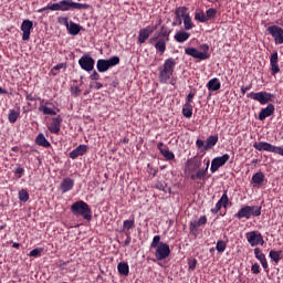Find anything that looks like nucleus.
<instances>
[{
	"instance_id": "obj_1",
	"label": "nucleus",
	"mask_w": 283,
	"mask_h": 283,
	"mask_svg": "<svg viewBox=\"0 0 283 283\" xmlns=\"http://www.w3.org/2000/svg\"><path fill=\"white\" fill-rule=\"evenodd\" d=\"M176 67V61L172 57H169L165 63L158 67V80L161 84H167L170 77L174 74Z\"/></svg>"
},
{
	"instance_id": "obj_2",
	"label": "nucleus",
	"mask_w": 283,
	"mask_h": 283,
	"mask_svg": "<svg viewBox=\"0 0 283 283\" xmlns=\"http://www.w3.org/2000/svg\"><path fill=\"white\" fill-rule=\"evenodd\" d=\"M150 248L155 249V256L158 261L167 259L171 252L167 243L160 242V235L154 237Z\"/></svg>"
},
{
	"instance_id": "obj_3",
	"label": "nucleus",
	"mask_w": 283,
	"mask_h": 283,
	"mask_svg": "<svg viewBox=\"0 0 283 283\" xmlns=\"http://www.w3.org/2000/svg\"><path fill=\"white\" fill-rule=\"evenodd\" d=\"M71 211L76 217H83L85 220H92V208L85 201H76L71 206Z\"/></svg>"
},
{
	"instance_id": "obj_4",
	"label": "nucleus",
	"mask_w": 283,
	"mask_h": 283,
	"mask_svg": "<svg viewBox=\"0 0 283 283\" xmlns=\"http://www.w3.org/2000/svg\"><path fill=\"white\" fill-rule=\"evenodd\" d=\"M200 48L203 50V52H200L195 48H187L185 53L189 56H192L198 62L208 60L210 57V54L208 53L209 45L202 44Z\"/></svg>"
},
{
	"instance_id": "obj_5",
	"label": "nucleus",
	"mask_w": 283,
	"mask_h": 283,
	"mask_svg": "<svg viewBox=\"0 0 283 283\" xmlns=\"http://www.w3.org/2000/svg\"><path fill=\"white\" fill-rule=\"evenodd\" d=\"M261 214V207L258 206H244L242 207L235 217L238 219L245 218L247 220L250 219L252 216L259 217Z\"/></svg>"
},
{
	"instance_id": "obj_6",
	"label": "nucleus",
	"mask_w": 283,
	"mask_h": 283,
	"mask_svg": "<svg viewBox=\"0 0 283 283\" xmlns=\"http://www.w3.org/2000/svg\"><path fill=\"white\" fill-rule=\"evenodd\" d=\"M87 10L90 9V4L86 3H77L72 0H62L60 1V11H71V10Z\"/></svg>"
},
{
	"instance_id": "obj_7",
	"label": "nucleus",
	"mask_w": 283,
	"mask_h": 283,
	"mask_svg": "<svg viewBox=\"0 0 283 283\" xmlns=\"http://www.w3.org/2000/svg\"><path fill=\"white\" fill-rule=\"evenodd\" d=\"M247 97L259 102L261 105H265L270 102H272L273 95L266 92H259V93H249Z\"/></svg>"
},
{
	"instance_id": "obj_8",
	"label": "nucleus",
	"mask_w": 283,
	"mask_h": 283,
	"mask_svg": "<svg viewBox=\"0 0 283 283\" xmlns=\"http://www.w3.org/2000/svg\"><path fill=\"white\" fill-rule=\"evenodd\" d=\"M245 235H247V240L251 244V247H256L259 244H261V245L264 244L263 237L258 231L248 232Z\"/></svg>"
},
{
	"instance_id": "obj_9",
	"label": "nucleus",
	"mask_w": 283,
	"mask_h": 283,
	"mask_svg": "<svg viewBox=\"0 0 283 283\" xmlns=\"http://www.w3.org/2000/svg\"><path fill=\"white\" fill-rule=\"evenodd\" d=\"M78 65L85 72H92V71H94V59H92V56H90V55H83L78 60Z\"/></svg>"
},
{
	"instance_id": "obj_10",
	"label": "nucleus",
	"mask_w": 283,
	"mask_h": 283,
	"mask_svg": "<svg viewBox=\"0 0 283 283\" xmlns=\"http://www.w3.org/2000/svg\"><path fill=\"white\" fill-rule=\"evenodd\" d=\"M157 29H158V24L155 25V27L148 25V27H146L145 29H142V30L139 31V34H138V43H139V44L145 43V42L149 39V36L151 35V33H154V31H156Z\"/></svg>"
},
{
	"instance_id": "obj_11",
	"label": "nucleus",
	"mask_w": 283,
	"mask_h": 283,
	"mask_svg": "<svg viewBox=\"0 0 283 283\" xmlns=\"http://www.w3.org/2000/svg\"><path fill=\"white\" fill-rule=\"evenodd\" d=\"M268 32L274 38L276 44H283V29L277 25L268 28Z\"/></svg>"
},
{
	"instance_id": "obj_12",
	"label": "nucleus",
	"mask_w": 283,
	"mask_h": 283,
	"mask_svg": "<svg viewBox=\"0 0 283 283\" xmlns=\"http://www.w3.org/2000/svg\"><path fill=\"white\" fill-rule=\"evenodd\" d=\"M62 123H63V117L61 115H57L56 117H53L50 125H48L49 132L51 134H60Z\"/></svg>"
},
{
	"instance_id": "obj_13",
	"label": "nucleus",
	"mask_w": 283,
	"mask_h": 283,
	"mask_svg": "<svg viewBox=\"0 0 283 283\" xmlns=\"http://www.w3.org/2000/svg\"><path fill=\"white\" fill-rule=\"evenodd\" d=\"M230 156L228 154H224L221 157H216L211 161V172H216L220 167H222L228 160Z\"/></svg>"
},
{
	"instance_id": "obj_14",
	"label": "nucleus",
	"mask_w": 283,
	"mask_h": 283,
	"mask_svg": "<svg viewBox=\"0 0 283 283\" xmlns=\"http://www.w3.org/2000/svg\"><path fill=\"white\" fill-rule=\"evenodd\" d=\"M20 29L22 31V40L29 41L31 36V30L33 29V22L30 20H24Z\"/></svg>"
},
{
	"instance_id": "obj_15",
	"label": "nucleus",
	"mask_w": 283,
	"mask_h": 283,
	"mask_svg": "<svg viewBox=\"0 0 283 283\" xmlns=\"http://www.w3.org/2000/svg\"><path fill=\"white\" fill-rule=\"evenodd\" d=\"M228 202H229V198H228L227 191H224L220 200L216 203V207L211 209V212L213 214H217L220 211L221 207L223 208L228 207Z\"/></svg>"
},
{
	"instance_id": "obj_16",
	"label": "nucleus",
	"mask_w": 283,
	"mask_h": 283,
	"mask_svg": "<svg viewBox=\"0 0 283 283\" xmlns=\"http://www.w3.org/2000/svg\"><path fill=\"white\" fill-rule=\"evenodd\" d=\"M253 147L259 151H269V153H273V154L275 151V146H273L266 142L254 143Z\"/></svg>"
},
{
	"instance_id": "obj_17",
	"label": "nucleus",
	"mask_w": 283,
	"mask_h": 283,
	"mask_svg": "<svg viewBox=\"0 0 283 283\" xmlns=\"http://www.w3.org/2000/svg\"><path fill=\"white\" fill-rule=\"evenodd\" d=\"M74 186H75V181L72 178L67 177L62 180V182L60 185V189H61L62 193H66L71 190H73Z\"/></svg>"
},
{
	"instance_id": "obj_18",
	"label": "nucleus",
	"mask_w": 283,
	"mask_h": 283,
	"mask_svg": "<svg viewBox=\"0 0 283 283\" xmlns=\"http://www.w3.org/2000/svg\"><path fill=\"white\" fill-rule=\"evenodd\" d=\"M270 65H271V74L275 75L280 72L279 67V54L274 52L270 57Z\"/></svg>"
},
{
	"instance_id": "obj_19",
	"label": "nucleus",
	"mask_w": 283,
	"mask_h": 283,
	"mask_svg": "<svg viewBox=\"0 0 283 283\" xmlns=\"http://www.w3.org/2000/svg\"><path fill=\"white\" fill-rule=\"evenodd\" d=\"M87 153V146L86 145H80L78 147H76L74 150H72L69 154V157L72 159H76L80 156H84Z\"/></svg>"
},
{
	"instance_id": "obj_20",
	"label": "nucleus",
	"mask_w": 283,
	"mask_h": 283,
	"mask_svg": "<svg viewBox=\"0 0 283 283\" xmlns=\"http://www.w3.org/2000/svg\"><path fill=\"white\" fill-rule=\"evenodd\" d=\"M265 180V176L262 171H259L252 176L251 184L253 187H261Z\"/></svg>"
},
{
	"instance_id": "obj_21",
	"label": "nucleus",
	"mask_w": 283,
	"mask_h": 283,
	"mask_svg": "<svg viewBox=\"0 0 283 283\" xmlns=\"http://www.w3.org/2000/svg\"><path fill=\"white\" fill-rule=\"evenodd\" d=\"M207 221H208L207 217L206 216H201L199 218V220H197V221L195 220V221L190 222V227H189L190 231L192 233H196L197 232V228L205 226L207 223Z\"/></svg>"
},
{
	"instance_id": "obj_22",
	"label": "nucleus",
	"mask_w": 283,
	"mask_h": 283,
	"mask_svg": "<svg viewBox=\"0 0 283 283\" xmlns=\"http://www.w3.org/2000/svg\"><path fill=\"white\" fill-rule=\"evenodd\" d=\"M275 107L273 104H269L265 108H262L261 113L259 114V119L264 120L266 117L274 114Z\"/></svg>"
},
{
	"instance_id": "obj_23",
	"label": "nucleus",
	"mask_w": 283,
	"mask_h": 283,
	"mask_svg": "<svg viewBox=\"0 0 283 283\" xmlns=\"http://www.w3.org/2000/svg\"><path fill=\"white\" fill-rule=\"evenodd\" d=\"M51 104L52 103L50 101H46L45 105L41 104L39 106V112H41L43 115H51V116L57 115L56 111H54L53 108L48 106V105H51Z\"/></svg>"
},
{
	"instance_id": "obj_24",
	"label": "nucleus",
	"mask_w": 283,
	"mask_h": 283,
	"mask_svg": "<svg viewBox=\"0 0 283 283\" xmlns=\"http://www.w3.org/2000/svg\"><path fill=\"white\" fill-rule=\"evenodd\" d=\"M67 30V33L73 35V36H76L80 34V32L83 30V27L80 25V24H76L74 22H70L69 27L66 28Z\"/></svg>"
},
{
	"instance_id": "obj_25",
	"label": "nucleus",
	"mask_w": 283,
	"mask_h": 283,
	"mask_svg": "<svg viewBox=\"0 0 283 283\" xmlns=\"http://www.w3.org/2000/svg\"><path fill=\"white\" fill-rule=\"evenodd\" d=\"M208 168H209V161H207V166L205 169H199L196 174H192L190 176L191 180H196V179L205 180L206 175L208 172Z\"/></svg>"
},
{
	"instance_id": "obj_26",
	"label": "nucleus",
	"mask_w": 283,
	"mask_h": 283,
	"mask_svg": "<svg viewBox=\"0 0 283 283\" xmlns=\"http://www.w3.org/2000/svg\"><path fill=\"white\" fill-rule=\"evenodd\" d=\"M35 144L45 148L51 147V143L48 140L44 134H39L36 136Z\"/></svg>"
},
{
	"instance_id": "obj_27",
	"label": "nucleus",
	"mask_w": 283,
	"mask_h": 283,
	"mask_svg": "<svg viewBox=\"0 0 283 283\" xmlns=\"http://www.w3.org/2000/svg\"><path fill=\"white\" fill-rule=\"evenodd\" d=\"M117 271L119 275H124V276L129 275V264H127V262H119L117 264Z\"/></svg>"
},
{
	"instance_id": "obj_28",
	"label": "nucleus",
	"mask_w": 283,
	"mask_h": 283,
	"mask_svg": "<svg viewBox=\"0 0 283 283\" xmlns=\"http://www.w3.org/2000/svg\"><path fill=\"white\" fill-rule=\"evenodd\" d=\"M221 87V84L219 82L218 78H212L208 82L207 84V88L210 91V92H216V91H219Z\"/></svg>"
},
{
	"instance_id": "obj_29",
	"label": "nucleus",
	"mask_w": 283,
	"mask_h": 283,
	"mask_svg": "<svg viewBox=\"0 0 283 283\" xmlns=\"http://www.w3.org/2000/svg\"><path fill=\"white\" fill-rule=\"evenodd\" d=\"M190 38V34L184 31H180L178 33L175 34L174 39L178 42V43H184L186 42L188 39Z\"/></svg>"
},
{
	"instance_id": "obj_30",
	"label": "nucleus",
	"mask_w": 283,
	"mask_h": 283,
	"mask_svg": "<svg viewBox=\"0 0 283 283\" xmlns=\"http://www.w3.org/2000/svg\"><path fill=\"white\" fill-rule=\"evenodd\" d=\"M175 15L178 17V18H181L182 20L190 17L189 13H188V9L186 7L177 8L176 11H175Z\"/></svg>"
},
{
	"instance_id": "obj_31",
	"label": "nucleus",
	"mask_w": 283,
	"mask_h": 283,
	"mask_svg": "<svg viewBox=\"0 0 283 283\" xmlns=\"http://www.w3.org/2000/svg\"><path fill=\"white\" fill-rule=\"evenodd\" d=\"M218 136H209L205 144V150L211 149L218 143Z\"/></svg>"
},
{
	"instance_id": "obj_32",
	"label": "nucleus",
	"mask_w": 283,
	"mask_h": 283,
	"mask_svg": "<svg viewBox=\"0 0 283 283\" xmlns=\"http://www.w3.org/2000/svg\"><path fill=\"white\" fill-rule=\"evenodd\" d=\"M48 10H50V11H61V2L49 4L45 8H42L40 10H38V13H42V12L48 11Z\"/></svg>"
},
{
	"instance_id": "obj_33",
	"label": "nucleus",
	"mask_w": 283,
	"mask_h": 283,
	"mask_svg": "<svg viewBox=\"0 0 283 283\" xmlns=\"http://www.w3.org/2000/svg\"><path fill=\"white\" fill-rule=\"evenodd\" d=\"M96 69L99 73H105L109 71V69L107 67V60H98L96 63Z\"/></svg>"
},
{
	"instance_id": "obj_34",
	"label": "nucleus",
	"mask_w": 283,
	"mask_h": 283,
	"mask_svg": "<svg viewBox=\"0 0 283 283\" xmlns=\"http://www.w3.org/2000/svg\"><path fill=\"white\" fill-rule=\"evenodd\" d=\"M168 41L164 40V39H159L156 43H155V49L157 50V52L159 53H164L166 51V44Z\"/></svg>"
},
{
	"instance_id": "obj_35",
	"label": "nucleus",
	"mask_w": 283,
	"mask_h": 283,
	"mask_svg": "<svg viewBox=\"0 0 283 283\" xmlns=\"http://www.w3.org/2000/svg\"><path fill=\"white\" fill-rule=\"evenodd\" d=\"M20 117V112L15 109H10L8 114V120L12 124L17 123L18 118Z\"/></svg>"
},
{
	"instance_id": "obj_36",
	"label": "nucleus",
	"mask_w": 283,
	"mask_h": 283,
	"mask_svg": "<svg viewBox=\"0 0 283 283\" xmlns=\"http://www.w3.org/2000/svg\"><path fill=\"white\" fill-rule=\"evenodd\" d=\"M120 64V57L118 56H112L111 59L106 60V65L109 69Z\"/></svg>"
},
{
	"instance_id": "obj_37",
	"label": "nucleus",
	"mask_w": 283,
	"mask_h": 283,
	"mask_svg": "<svg viewBox=\"0 0 283 283\" xmlns=\"http://www.w3.org/2000/svg\"><path fill=\"white\" fill-rule=\"evenodd\" d=\"M281 254H282V251L271 250L269 253V256L272 259L273 262H275V264H279L281 260Z\"/></svg>"
},
{
	"instance_id": "obj_38",
	"label": "nucleus",
	"mask_w": 283,
	"mask_h": 283,
	"mask_svg": "<svg viewBox=\"0 0 283 283\" xmlns=\"http://www.w3.org/2000/svg\"><path fill=\"white\" fill-rule=\"evenodd\" d=\"M182 114L186 118H190L192 116V105L185 103L182 107Z\"/></svg>"
},
{
	"instance_id": "obj_39",
	"label": "nucleus",
	"mask_w": 283,
	"mask_h": 283,
	"mask_svg": "<svg viewBox=\"0 0 283 283\" xmlns=\"http://www.w3.org/2000/svg\"><path fill=\"white\" fill-rule=\"evenodd\" d=\"M195 20L200 23L208 22L206 14L200 10H196Z\"/></svg>"
},
{
	"instance_id": "obj_40",
	"label": "nucleus",
	"mask_w": 283,
	"mask_h": 283,
	"mask_svg": "<svg viewBox=\"0 0 283 283\" xmlns=\"http://www.w3.org/2000/svg\"><path fill=\"white\" fill-rule=\"evenodd\" d=\"M18 196L21 202H27L30 200V193L25 189L20 190Z\"/></svg>"
},
{
	"instance_id": "obj_41",
	"label": "nucleus",
	"mask_w": 283,
	"mask_h": 283,
	"mask_svg": "<svg viewBox=\"0 0 283 283\" xmlns=\"http://www.w3.org/2000/svg\"><path fill=\"white\" fill-rule=\"evenodd\" d=\"M182 20H184V28H185L186 31H189L195 27L190 15L182 19Z\"/></svg>"
},
{
	"instance_id": "obj_42",
	"label": "nucleus",
	"mask_w": 283,
	"mask_h": 283,
	"mask_svg": "<svg viewBox=\"0 0 283 283\" xmlns=\"http://www.w3.org/2000/svg\"><path fill=\"white\" fill-rule=\"evenodd\" d=\"M161 155H163L167 160H172V159H175L174 153L170 151L167 147H165V150H161Z\"/></svg>"
},
{
	"instance_id": "obj_43",
	"label": "nucleus",
	"mask_w": 283,
	"mask_h": 283,
	"mask_svg": "<svg viewBox=\"0 0 283 283\" xmlns=\"http://www.w3.org/2000/svg\"><path fill=\"white\" fill-rule=\"evenodd\" d=\"M217 12H218V11H217L216 9H212V8H210L209 10H207V12H206L207 22H208L209 20L214 19Z\"/></svg>"
},
{
	"instance_id": "obj_44",
	"label": "nucleus",
	"mask_w": 283,
	"mask_h": 283,
	"mask_svg": "<svg viewBox=\"0 0 283 283\" xmlns=\"http://www.w3.org/2000/svg\"><path fill=\"white\" fill-rule=\"evenodd\" d=\"M226 248H227V243H226L224 241L219 240V241L217 242L216 249H217V251H218L219 253L224 252Z\"/></svg>"
},
{
	"instance_id": "obj_45",
	"label": "nucleus",
	"mask_w": 283,
	"mask_h": 283,
	"mask_svg": "<svg viewBox=\"0 0 283 283\" xmlns=\"http://www.w3.org/2000/svg\"><path fill=\"white\" fill-rule=\"evenodd\" d=\"M255 258L259 260V262H262V260H265V254L262 253V251L259 248L254 249Z\"/></svg>"
},
{
	"instance_id": "obj_46",
	"label": "nucleus",
	"mask_w": 283,
	"mask_h": 283,
	"mask_svg": "<svg viewBox=\"0 0 283 283\" xmlns=\"http://www.w3.org/2000/svg\"><path fill=\"white\" fill-rule=\"evenodd\" d=\"M134 219L132 220H125L124 224H123V230H130L132 228H134Z\"/></svg>"
},
{
	"instance_id": "obj_47",
	"label": "nucleus",
	"mask_w": 283,
	"mask_h": 283,
	"mask_svg": "<svg viewBox=\"0 0 283 283\" xmlns=\"http://www.w3.org/2000/svg\"><path fill=\"white\" fill-rule=\"evenodd\" d=\"M169 34H170V32L167 31V30L163 27V28H161V32H160V34H159L158 36H163L161 40L168 42V41H169Z\"/></svg>"
},
{
	"instance_id": "obj_48",
	"label": "nucleus",
	"mask_w": 283,
	"mask_h": 283,
	"mask_svg": "<svg viewBox=\"0 0 283 283\" xmlns=\"http://www.w3.org/2000/svg\"><path fill=\"white\" fill-rule=\"evenodd\" d=\"M81 93H82L81 86L76 85V86H72V87H71V94H72L74 97H77Z\"/></svg>"
},
{
	"instance_id": "obj_49",
	"label": "nucleus",
	"mask_w": 283,
	"mask_h": 283,
	"mask_svg": "<svg viewBox=\"0 0 283 283\" xmlns=\"http://www.w3.org/2000/svg\"><path fill=\"white\" fill-rule=\"evenodd\" d=\"M42 251H43V249L35 248L30 251L29 256H34V258L41 256Z\"/></svg>"
},
{
	"instance_id": "obj_50",
	"label": "nucleus",
	"mask_w": 283,
	"mask_h": 283,
	"mask_svg": "<svg viewBox=\"0 0 283 283\" xmlns=\"http://www.w3.org/2000/svg\"><path fill=\"white\" fill-rule=\"evenodd\" d=\"M57 23L61 24V25H65L66 29L70 25L69 18H65V17H59L57 18Z\"/></svg>"
},
{
	"instance_id": "obj_51",
	"label": "nucleus",
	"mask_w": 283,
	"mask_h": 283,
	"mask_svg": "<svg viewBox=\"0 0 283 283\" xmlns=\"http://www.w3.org/2000/svg\"><path fill=\"white\" fill-rule=\"evenodd\" d=\"M251 271L254 275H259V273H261V269H260V265L258 263H254L252 266H251Z\"/></svg>"
},
{
	"instance_id": "obj_52",
	"label": "nucleus",
	"mask_w": 283,
	"mask_h": 283,
	"mask_svg": "<svg viewBox=\"0 0 283 283\" xmlns=\"http://www.w3.org/2000/svg\"><path fill=\"white\" fill-rule=\"evenodd\" d=\"M195 97V93L190 92L186 98V103L185 104H188V105H191V102Z\"/></svg>"
},
{
	"instance_id": "obj_53",
	"label": "nucleus",
	"mask_w": 283,
	"mask_h": 283,
	"mask_svg": "<svg viewBox=\"0 0 283 283\" xmlns=\"http://www.w3.org/2000/svg\"><path fill=\"white\" fill-rule=\"evenodd\" d=\"M90 78L93 81H97L101 80V75L98 74V72L93 71V73L90 75Z\"/></svg>"
},
{
	"instance_id": "obj_54",
	"label": "nucleus",
	"mask_w": 283,
	"mask_h": 283,
	"mask_svg": "<svg viewBox=\"0 0 283 283\" xmlns=\"http://www.w3.org/2000/svg\"><path fill=\"white\" fill-rule=\"evenodd\" d=\"M25 170L24 168L22 167H18L15 170H14V174L15 175H19V178H21L23 175H24Z\"/></svg>"
},
{
	"instance_id": "obj_55",
	"label": "nucleus",
	"mask_w": 283,
	"mask_h": 283,
	"mask_svg": "<svg viewBox=\"0 0 283 283\" xmlns=\"http://www.w3.org/2000/svg\"><path fill=\"white\" fill-rule=\"evenodd\" d=\"M205 145H206V144L203 143V140L197 139L196 146H197L199 149L203 148V150H205Z\"/></svg>"
},
{
	"instance_id": "obj_56",
	"label": "nucleus",
	"mask_w": 283,
	"mask_h": 283,
	"mask_svg": "<svg viewBox=\"0 0 283 283\" xmlns=\"http://www.w3.org/2000/svg\"><path fill=\"white\" fill-rule=\"evenodd\" d=\"M196 265H197V260H196V259H193L192 261H190V262H189V269H190V271H195Z\"/></svg>"
},
{
	"instance_id": "obj_57",
	"label": "nucleus",
	"mask_w": 283,
	"mask_h": 283,
	"mask_svg": "<svg viewBox=\"0 0 283 283\" xmlns=\"http://www.w3.org/2000/svg\"><path fill=\"white\" fill-rule=\"evenodd\" d=\"M274 154H277L280 156H283V147L275 146Z\"/></svg>"
},
{
	"instance_id": "obj_58",
	"label": "nucleus",
	"mask_w": 283,
	"mask_h": 283,
	"mask_svg": "<svg viewBox=\"0 0 283 283\" xmlns=\"http://www.w3.org/2000/svg\"><path fill=\"white\" fill-rule=\"evenodd\" d=\"M182 18H178L175 15V21L172 22V25L176 27V25H181L182 21H181Z\"/></svg>"
},
{
	"instance_id": "obj_59",
	"label": "nucleus",
	"mask_w": 283,
	"mask_h": 283,
	"mask_svg": "<svg viewBox=\"0 0 283 283\" xmlns=\"http://www.w3.org/2000/svg\"><path fill=\"white\" fill-rule=\"evenodd\" d=\"M260 262H261V264H262V266H263L264 271H266V273H268V271H269V265H268L266 258H265V259H263V260H262V261H260Z\"/></svg>"
},
{
	"instance_id": "obj_60",
	"label": "nucleus",
	"mask_w": 283,
	"mask_h": 283,
	"mask_svg": "<svg viewBox=\"0 0 283 283\" xmlns=\"http://www.w3.org/2000/svg\"><path fill=\"white\" fill-rule=\"evenodd\" d=\"M251 87H252V85L242 86V87H241V93H242V95H244L248 91H250Z\"/></svg>"
},
{
	"instance_id": "obj_61",
	"label": "nucleus",
	"mask_w": 283,
	"mask_h": 283,
	"mask_svg": "<svg viewBox=\"0 0 283 283\" xmlns=\"http://www.w3.org/2000/svg\"><path fill=\"white\" fill-rule=\"evenodd\" d=\"M25 98H27L28 101H38V99H41V98H39V97H34L32 94H27Z\"/></svg>"
},
{
	"instance_id": "obj_62",
	"label": "nucleus",
	"mask_w": 283,
	"mask_h": 283,
	"mask_svg": "<svg viewBox=\"0 0 283 283\" xmlns=\"http://www.w3.org/2000/svg\"><path fill=\"white\" fill-rule=\"evenodd\" d=\"M69 264H70V261H67V262H65V261H60V262H59L60 269H65V266L69 265Z\"/></svg>"
},
{
	"instance_id": "obj_63",
	"label": "nucleus",
	"mask_w": 283,
	"mask_h": 283,
	"mask_svg": "<svg viewBox=\"0 0 283 283\" xmlns=\"http://www.w3.org/2000/svg\"><path fill=\"white\" fill-rule=\"evenodd\" d=\"M63 67H66V65H65L64 63H61V64H57L56 66H54L53 69H54L55 71H60V70H62Z\"/></svg>"
},
{
	"instance_id": "obj_64",
	"label": "nucleus",
	"mask_w": 283,
	"mask_h": 283,
	"mask_svg": "<svg viewBox=\"0 0 283 283\" xmlns=\"http://www.w3.org/2000/svg\"><path fill=\"white\" fill-rule=\"evenodd\" d=\"M158 38H159V35H155V36L150 38L148 42L150 44H154V42L158 41Z\"/></svg>"
}]
</instances>
